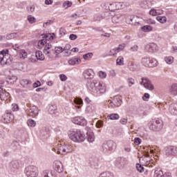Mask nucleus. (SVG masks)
<instances>
[{
	"instance_id": "f257e3e1",
	"label": "nucleus",
	"mask_w": 177,
	"mask_h": 177,
	"mask_svg": "<svg viewBox=\"0 0 177 177\" xmlns=\"http://www.w3.org/2000/svg\"><path fill=\"white\" fill-rule=\"evenodd\" d=\"M53 150L57 154H67V153H71L73 151V147L58 140L54 143Z\"/></svg>"
},
{
	"instance_id": "f03ea898",
	"label": "nucleus",
	"mask_w": 177,
	"mask_h": 177,
	"mask_svg": "<svg viewBox=\"0 0 177 177\" xmlns=\"http://www.w3.org/2000/svg\"><path fill=\"white\" fill-rule=\"evenodd\" d=\"M68 135L69 139L75 143H81L85 140V134L79 129H71Z\"/></svg>"
},
{
	"instance_id": "7ed1b4c3",
	"label": "nucleus",
	"mask_w": 177,
	"mask_h": 177,
	"mask_svg": "<svg viewBox=\"0 0 177 177\" xmlns=\"http://www.w3.org/2000/svg\"><path fill=\"white\" fill-rule=\"evenodd\" d=\"M88 89L93 93L99 95L106 92V84L103 82H91L88 85Z\"/></svg>"
},
{
	"instance_id": "20e7f679",
	"label": "nucleus",
	"mask_w": 177,
	"mask_h": 177,
	"mask_svg": "<svg viewBox=\"0 0 177 177\" xmlns=\"http://www.w3.org/2000/svg\"><path fill=\"white\" fill-rule=\"evenodd\" d=\"M117 149V143L113 140L105 141L102 145V151L104 154H111Z\"/></svg>"
},
{
	"instance_id": "39448f33",
	"label": "nucleus",
	"mask_w": 177,
	"mask_h": 177,
	"mask_svg": "<svg viewBox=\"0 0 177 177\" xmlns=\"http://www.w3.org/2000/svg\"><path fill=\"white\" fill-rule=\"evenodd\" d=\"M0 64L1 66H10L12 57L9 55V50L5 49L0 51Z\"/></svg>"
},
{
	"instance_id": "423d86ee",
	"label": "nucleus",
	"mask_w": 177,
	"mask_h": 177,
	"mask_svg": "<svg viewBox=\"0 0 177 177\" xmlns=\"http://www.w3.org/2000/svg\"><path fill=\"white\" fill-rule=\"evenodd\" d=\"M141 63L145 67H157L158 66V62L151 57H143L141 59Z\"/></svg>"
},
{
	"instance_id": "0eeeda50",
	"label": "nucleus",
	"mask_w": 177,
	"mask_h": 177,
	"mask_svg": "<svg viewBox=\"0 0 177 177\" xmlns=\"http://www.w3.org/2000/svg\"><path fill=\"white\" fill-rule=\"evenodd\" d=\"M26 175L27 177H38L39 175V171L38 167L30 165L26 169Z\"/></svg>"
},
{
	"instance_id": "6e6552de",
	"label": "nucleus",
	"mask_w": 177,
	"mask_h": 177,
	"mask_svg": "<svg viewBox=\"0 0 177 177\" xmlns=\"http://www.w3.org/2000/svg\"><path fill=\"white\" fill-rule=\"evenodd\" d=\"M43 52L44 55L48 57V59H54L56 57L57 55L55 53V50H53V47L51 44L46 45V48H44Z\"/></svg>"
},
{
	"instance_id": "1a4fd4ad",
	"label": "nucleus",
	"mask_w": 177,
	"mask_h": 177,
	"mask_svg": "<svg viewBox=\"0 0 177 177\" xmlns=\"http://www.w3.org/2000/svg\"><path fill=\"white\" fill-rule=\"evenodd\" d=\"M108 102L112 109H115V107H120V106H121L122 97H121V95H115L112 100H109Z\"/></svg>"
},
{
	"instance_id": "9d476101",
	"label": "nucleus",
	"mask_w": 177,
	"mask_h": 177,
	"mask_svg": "<svg viewBox=\"0 0 177 177\" xmlns=\"http://www.w3.org/2000/svg\"><path fill=\"white\" fill-rule=\"evenodd\" d=\"M149 129L151 131H160L162 129V121L161 120H153L149 122Z\"/></svg>"
},
{
	"instance_id": "9b49d317",
	"label": "nucleus",
	"mask_w": 177,
	"mask_h": 177,
	"mask_svg": "<svg viewBox=\"0 0 177 177\" xmlns=\"http://www.w3.org/2000/svg\"><path fill=\"white\" fill-rule=\"evenodd\" d=\"M140 84L148 91H154V85H153L151 82L146 77H142Z\"/></svg>"
},
{
	"instance_id": "f8f14e48",
	"label": "nucleus",
	"mask_w": 177,
	"mask_h": 177,
	"mask_svg": "<svg viewBox=\"0 0 177 177\" xmlns=\"http://www.w3.org/2000/svg\"><path fill=\"white\" fill-rule=\"evenodd\" d=\"M71 121L73 124H76L77 125H81L84 127L86 124V120L84 117L82 116H76L71 119Z\"/></svg>"
},
{
	"instance_id": "ddd939ff",
	"label": "nucleus",
	"mask_w": 177,
	"mask_h": 177,
	"mask_svg": "<svg viewBox=\"0 0 177 177\" xmlns=\"http://www.w3.org/2000/svg\"><path fill=\"white\" fill-rule=\"evenodd\" d=\"M128 164V160L125 158H118L115 161V166L119 168V169H124V167Z\"/></svg>"
},
{
	"instance_id": "4468645a",
	"label": "nucleus",
	"mask_w": 177,
	"mask_h": 177,
	"mask_svg": "<svg viewBox=\"0 0 177 177\" xmlns=\"http://www.w3.org/2000/svg\"><path fill=\"white\" fill-rule=\"evenodd\" d=\"M53 169H55V171H56V172H58V174H62V172L64 171L63 163H62L60 160L54 161Z\"/></svg>"
},
{
	"instance_id": "2eb2a0df",
	"label": "nucleus",
	"mask_w": 177,
	"mask_h": 177,
	"mask_svg": "<svg viewBox=\"0 0 177 177\" xmlns=\"http://www.w3.org/2000/svg\"><path fill=\"white\" fill-rule=\"evenodd\" d=\"M82 75L85 80H92L95 75V72L92 68H88L83 72Z\"/></svg>"
},
{
	"instance_id": "dca6fc26",
	"label": "nucleus",
	"mask_w": 177,
	"mask_h": 177,
	"mask_svg": "<svg viewBox=\"0 0 177 177\" xmlns=\"http://www.w3.org/2000/svg\"><path fill=\"white\" fill-rule=\"evenodd\" d=\"M145 50L146 52H149V53H153L154 52H157V50H158V46L154 43L147 44L145 46Z\"/></svg>"
},
{
	"instance_id": "f3484780",
	"label": "nucleus",
	"mask_w": 177,
	"mask_h": 177,
	"mask_svg": "<svg viewBox=\"0 0 177 177\" xmlns=\"http://www.w3.org/2000/svg\"><path fill=\"white\" fill-rule=\"evenodd\" d=\"M166 156H177V147L169 146L165 149Z\"/></svg>"
},
{
	"instance_id": "a211bd4d",
	"label": "nucleus",
	"mask_w": 177,
	"mask_h": 177,
	"mask_svg": "<svg viewBox=\"0 0 177 177\" xmlns=\"http://www.w3.org/2000/svg\"><path fill=\"white\" fill-rule=\"evenodd\" d=\"M140 161H141L142 164H144V165H147V167H149V165H150V162L151 161V159L149 156V151H147L144 156L140 158Z\"/></svg>"
},
{
	"instance_id": "6ab92c4d",
	"label": "nucleus",
	"mask_w": 177,
	"mask_h": 177,
	"mask_svg": "<svg viewBox=\"0 0 177 177\" xmlns=\"http://www.w3.org/2000/svg\"><path fill=\"white\" fill-rule=\"evenodd\" d=\"M38 107L36 106H32L27 111V114L29 115V117H34V115H38Z\"/></svg>"
},
{
	"instance_id": "aec40b11",
	"label": "nucleus",
	"mask_w": 177,
	"mask_h": 177,
	"mask_svg": "<svg viewBox=\"0 0 177 177\" xmlns=\"http://www.w3.org/2000/svg\"><path fill=\"white\" fill-rule=\"evenodd\" d=\"M168 111L171 115H177V103L171 104L169 106Z\"/></svg>"
},
{
	"instance_id": "412c9836",
	"label": "nucleus",
	"mask_w": 177,
	"mask_h": 177,
	"mask_svg": "<svg viewBox=\"0 0 177 177\" xmlns=\"http://www.w3.org/2000/svg\"><path fill=\"white\" fill-rule=\"evenodd\" d=\"M20 84L23 88L30 89V88H31V85H32V82L29 80L23 79L20 81Z\"/></svg>"
},
{
	"instance_id": "4be33fe9",
	"label": "nucleus",
	"mask_w": 177,
	"mask_h": 177,
	"mask_svg": "<svg viewBox=\"0 0 177 177\" xmlns=\"http://www.w3.org/2000/svg\"><path fill=\"white\" fill-rule=\"evenodd\" d=\"M68 64L69 66H78V64H81V59L73 57L68 61Z\"/></svg>"
},
{
	"instance_id": "5701e85b",
	"label": "nucleus",
	"mask_w": 177,
	"mask_h": 177,
	"mask_svg": "<svg viewBox=\"0 0 177 177\" xmlns=\"http://www.w3.org/2000/svg\"><path fill=\"white\" fill-rule=\"evenodd\" d=\"M140 5L142 8H149L154 5V0H143L140 2Z\"/></svg>"
},
{
	"instance_id": "b1692460",
	"label": "nucleus",
	"mask_w": 177,
	"mask_h": 177,
	"mask_svg": "<svg viewBox=\"0 0 177 177\" xmlns=\"http://www.w3.org/2000/svg\"><path fill=\"white\" fill-rule=\"evenodd\" d=\"M19 167H20L19 161L14 160V161L11 162V163H10L11 172H16V171H17V169H19Z\"/></svg>"
},
{
	"instance_id": "393cba45",
	"label": "nucleus",
	"mask_w": 177,
	"mask_h": 177,
	"mask_svg": "<svg viewBox=\"0 0 177 177\" xmlns=\"http://www.w3.org/2000/svg\"><path fill=\"white\" fill-rule=\"evenodd\" d=\"M127 6H129V3H127V2H116L115 9H116V10H118L120 9H124V8H127Z\"/></svg>"
},
{
	"instance_id": "a878e982",
	"label": "nucleus",
	"mask_w": 177,
	"mask_h": 177,
	"mask_svg": "<svg viewBox=\"0 0 177 177\" xmlns=\"http://www.w3.org/2000/svg\"><path fill=\"white\" fill-rule=\"evenodd\" d=\"M164 12L162 10H156V9H151L149 11V15L151 16H160L161 15H163Z\"/></svg>"
},
{
	"instance_id": "bb28decb",
	"label": "nucleus",
	"mask_w": 177,
	"mask_h": 177,
	"mask_svg": "<svg viewBox=\"0 0 177 177\" xmlns=\"http://www.w3.org/2000/svg\"><path fill=\"white\" fill-rule=\"evenodd\" d=\"M87 140L89 143L95 142V134L91 131H87Z\"/></svg>"
},
{
	"instance_id": "cd10ccee",
	"label": "nucleus",
	"mask_w": 177,
	"mask_h": 177,
	"mask_svg": "<svg viewBox=\"0 0 177 177\" xmlns=\"http://www.w3.org/2000/svg\"><path fill=\"white\" fill-rule=\"evenodd\" d=\"M46 45H50V44L49 43H46V40H45V39H41L40 41H39L38 42V48L39 49H45Z\"/></svg>"
},
{
	"instance_id": "c85d7f7f",
	"label": "nucleus",
	"mask_w": 177,
	"mask_h": 177,
	"mask_svg": "<svg viewBox=\"0 0 177 177\" xmlns=\"http://www.w3.org/2000/svg\"><path fill=\"white\" fill-rule=\"evenodd\" d=\"M169 92L171 95H174L176 96L177 95V83H174L171 84V86L169 88Z\"/></svg>"
},
{
	"instance_id": "c756f323",
	"label": "nucleus",
	"mask_w": 177,
	"mask_h": 177,
	"mask_svg": "<svg viewBox=\"0 0 177 177\" xmlns=\"http://www.w3.org/2000/svg\"><path fill=\"white\" fill-rule=\"evenodd\" d=\"M86 111L88 114H95L96 113V107L93 105H89L86 107Z\"/></svg>"
},
{
	"instance_id": "7c9ffc66",
	"label": "nucleus",
	"mask_w": 177,
	"mask_h": 177,
	"mask_svg": "<svg viewBox=\"0 0 177 177\" xmlns=\"http://www.w3.org/2000/svg\"><path fill=\"white\" fill-rule=\"evenodd\" d=\"M35 57L37 60H40V61L45 60V55H44L42 54V52L39 50L36 51Z\"/></svg>"
},
{
	"instance_id": "2f4dec72",
	"label": "nucleus",
	"mask_w": 177,
	"mask_h": 177,
	"mask_svg": "<svg viewBox=\"0 0 177 177\" xmlns=\"http://www.w3.org/2000/svg\"><path fill=\"white\" fill-rule=\"evenodd\" d=\"M28 53L26 52V50H20L19 51V57L21 58V60H24V59H27Z\"/></svg>"
},
{
	"instance_id": "473e14b6",
	"label": "nucleus",
	"mask_w": 177,
	"mask_h": 177,
	"mask_svg": "<svg viewBox=\"0 0 177 177\" xmlns=\"http://www.w3.org/2000/svg\"><path fill=\"white\" fill-rule=\"evenodd\" d=\"M141 30L144 32H150V31H153V27L150 25H145L141 28Z\"/></svg>"
},
{
	"instance_id": "72a5a7b5",
	"label": "nucleus",
	"mask_w": 177,
	"mask_h": 177,
	"mask_svg": "<svg viewBox=\"0 0 177 177\" xmlns=\"http://www.w3.org/2000/svg\"><path fill=\"white\" fill-rule=\"evenodd\" d=\"M107 118L111 120H120V115L118 113H111L108 115Z\"/></svg>"
},
{
	"instance_id": "f704fd0d",
	"label": "nucleus",
	"mask_w": 177,
	"mask_h": 177,
	"mask_svg": "<svg viewBox=\"0 0 177 177\" xmlns=\"http://www.w3.org/2000/svg\"><path fill=\"white\" fill-rule=\"evenodd\" d=\"M165 62L167 64H172L174 63V57L169 55L164 57Z\"/></svg>"
},
{
	"instance_id": "c9c22d12",
	"label": "nucleus",
	"mask_w": 177,
	"mask_h": 177,
	"mask_svg": "<svg viewBox=\"0 0 177 177\" xmlns=\"http://www.w3.org/2000/svg\"><path fill=\"white\" fill-rule=\"evenodd\" d=\"M156 20L159 21V23H161V24H165V23H167V17L158 16L156 17Z\"/></svg>"
},
{
	"instance_id": "e433bc0d",
	"label": "nucleus",
	"mask_w": 177,
	"mask_h": 177,
	"mask_svg": "<svg viewBox=\"0 0 177 177\" xmlns=\"http://www.w3.org/2000/svg\"><path fill=\"white\" fill-rule=\"evenodd\" d=\"M43 176L44 177H56L55 175H53L52 171L50 170H44L43 171Z\"/></svg>"
},
{
	"instance_id": "4c0bfd02",
	"label": "nucleus",
	"mask_w": 177,
	"mask_h": 177,
	"mask_svg": "<svg viewBox=\"0 0 177 177\" xmlns=\"http://www.w3.org/2000/svg\"><path fill=\"white\" fill-rule=\"evenodd\" d=\"M124 57L119 56L116 59V66H124Z\"/></svg>"
},
{
	"instance_id": "58836bf2",
	"label": "nucleus",
	"mask_w": 177,
	"mask_h": 177,
	"mask_svg": "<svg viewBox=\"0 0 177 177\" xmlns=\"http://www.w3.org/2000/svg\"><path fill=\"white\" fill-rule=\"evenodd\" d=\"M120 19H121V15H116L112 17V23L117 24V23H120Z\"/></svg>"
},
{
	"instance_id": "ea45409f",
	"label": "nucleus",
	"mask_w": 177,
	"mask_h": 177,
	"mask_svg": "<svg viewBox=\"0 0 177 177\" xmlns=\"http://www.w3.org/2000/svg\"><path fill=\"white\" fill-rule=\"evenodd\" d=\"M27 125L31 128H35V127L37 125V122L34 120L29 119L27 121Z\"/></svg>"
},
{
	"instance_id": "a19ab883",
	"label": "nucleus",
	"mask_w": 177,
	"mask_h": 177,
	"mask_svg": "<svg viewBox=\"0 0 177 177\" xmlns=\"http://www.w3.org/2000/svg\"><path fill=\"white\" fill-rule=\"evenodd\" d=\"M57 110V106L56 105H50L48 109V112L50 114H55Z\"/></svg>"
},
{
	"instance_id": "79ce46f5",
	"label": "nucleus",
	"mask_w": 177,
	"mask_h": 177,
	"mask_svg": "<svg viewBox=\"0 0 177 177\" xmlns=\"http://www.w3.org/2000/svg\"><path fill=\"white\" fill-rule=\"evenodd\" d=\"M164 176V171L161 169H157L155 171L154 177H163Z\"/></svg>"
},
{
	"instance_id": "37998d69",
	"label": "nucleus",
	"mask_w": 177,
	"mask_h": 177,
	"mask_svg": "<svg viewBox=\"0 0 177 177\" xmlns=\"http://www.w3.org/2000/svg\"><path fill=\"white\" fill-rule=\"evenodd\" d=\"M8 81L9 82H10V84H14V82H16V81H17V76H15V75L8 76Z\"/></svg>"
},
{
	"instance_id": "c03bdc74",
	"label": "nucleus",
	"mask_w": 177,
	"mask_h": 177,
	"mask_svg": "<svg viewBox=\"0 0 177 177\" xmlns=\"http://www.w3.org/2000/svg\"><path fill=\"white\" fill-rule=\"evenodd\" d=\"M27 19L29 21L30 24H34V23L37 21V19L32 15H28Z\"/></svg>"
},
{
	"instance_id": "a18cd8bd",
	"label": "nucleus",
	"mask_w": 177,
	"mask_h": 177,
	"mask_svg": "<svg viewBox=\"0 0 177 177\" xmlns=\"http://www.w3.org/2000/svg\"><path fill=\"white\" fill-rule=\"evenodd\" d=\"M125 46H127V44H120L118 47H116L115 48L116 49V51L118 52V53H119V52H121V50H124V49L125 48Z\"/></svg>"
},
{
	"instance_id": "49530a36",
	"label": "nucleus",
	"mask_w": 177,
	"mask_h": 177,
	"mask_svg": "<svg viewBox=\"0 0 177 177\" xmlns=\"http://www.w3.org/2000/svg\"><path fill=\"white\" fill-rule=\"evenodd\" d=\"M93 56V54L92 53H88L83 55V59H84L85 60H91Z\"/></svg>"
},
{
	"instance_id": "de8ad7c7",
	"label": "nucleus",
	"mask_w": 177,
	"mask_h": 177,
	"mask_svg": "<svg viewBox=\"0 0 177 177\" xmlns=\"http://www.w3.org/2000/svg\"><path fill=\"white\" fill-rule=\"evenodd\" d=\"M98 76L101 80H104L107 77V73L106 72L100 71L98 72Z\"/></svg>"
},
{
	"instance_id": "09e8293b",
	"label": "nucleus",
	"mask_w": 177,
	"mask_h": 177,
	"mask_svg": "<svg viewBox=\"0 0 177 177\" xmlns=\"http://www.w3.org/2000/svg\"><path fill=\"white\" fill-rule=\"evenodd\" d=\"M71 5H73V3H71V1H67L63 3L62 6L64 8V9H68V8L71 7Z\"/></svg>"
},
{
	"instance_id": "8fccbe9b",
	"label": "nucleus",
	"mask_w": 177,
	"mask_h": 177,
	"mask_svg": "<svg viewBox=\"0 0 177 177\" xmlns=\"http://www.w3.org/2000/svg\"><path fill=\"white\" fill-rule=\"evenodd\" d=\"M64 51V48H62V47L58 46V47H55L54 52L55 53V55H59V53H62V52Z\"/></svg>"
},
{
	"instance_id": "3c124183",
	"label": "nucleus",
	"mask_w": 177,
	"mask_h": 177,
	"mask_svg": "<svg viewBox=\"0 0 177 177\" xmlns=\"http://www.w3.org/2000/svg\"><path fill=\"white\" fill-rule=\"evenodd\" d=\"M110 78H115L117 77V72L115 70H111L109 73Z\"/></svg>"
},
{
	"instance_id": "603ef678",
	"label": "nucleus",
	"mask_w": 177,
	"mask_h": 177,
	"mask_svg": "<svg viewBox=\"0 0 177 177\" xmlns=\"http://www.w3.org/2000/svg\"><path fill=\"white\" fill-rule=\"evenodd\" d=\"M127 84L129 87L132 86V85H135V80L132 77H129L127 79Z\"/></svg>"
},
{
	"instance_id": "864d4df0",
	"label": "nucleus",
	"mask_w": 177,
	"mask_h": 177,
	"mask_svg": "<svg viewBox=\"0 0 177 177\" xmlns=\"http://www.w3.org/2000/svg\"><path fill=\"white\" fill-rule=\"evenodd\" d=\"M55 33L46 35L45 37L47 40L53 41L55 39Z\"/></svg>"
},
{
	"instance_id": "5fc2aeb1",
	"label": "nucleus",
	"mask_w": 177,
	"mask_h": 177,
	"mask_svg": "<svg viewBox=\"0 0 177 177\" xmlns=\"http://www.w3.org/2000/svg\"><path fill=\"white\" fill-rule=\"evenodd\" d=\"M106 5H109V10H116V8H115L116 3H107Z\"/></svg>"
},
{
	"instance_id": "6e6d98bb",
	"label": "nucleus",
	"mask_w": 177,
	"mask_h": 177,
	"mask_svg": "<svg viewBox=\"0 0 177 177\" xmlns=\"http://www.w3.org/2000/svg\"><path fill=\"white\" fill-rule=\"evenodd\" d=\"M17 37V33H10L7 35V39H13V38H16Z\"/></svg>"
},
{
	"instance_id": "4d7b16f0",
	"label": "nucleus",
	"mask_w": 177,
	"mask_h": 177,
	"mask_svg": "<svg viewBox=\"0 0 177 177\" xmlns=\"http://www.w3.org/2000/svg\"><path fill=\"white\" fill-rule=\"evenodd\" d=\"M136 169L138 172H145V167H143V166H142L140 164L136 165Z\"/></svg>"
},
{
	"instance_id": "13d9d810",
	"label": "nucleus",
	"mask_w": 177,
	"mask_h": 177,
	"mask_svg": "<svg viewBox=\"0 0 177 177\" xmlns=\"http://www.w3.org/2000/svg\"><path fill=\"white\" fill-rule=\"evenodd\" d=\"M149 99H150V94L145 93L142 96V100H144V102H149Z\"/></svg>"
},
{
	"instance_id": "bf43d9fd",
	"label": "nucleus",
	"mask_w": 177,
	"mask_h": 177,
	"mask_svg": "<svg viewBox=\"0 0 177 177\" xmlns=\"http://www.w3.org/2000/svg\"><path fill=\"white\" fill-rule=\"evenodd\" d=\"M118 51L116 50V48H113L111 49L110 51H109V56H115L117 55Z\"/></svg>"
},
{
	"instance_id": "052dcab7",
	"label": "nucleus",
	"mask_w": 177,
	"mask_h": 177,
	"mask_svg": "<svg viewBox=\"0 0 177 177\" xmlns=\"http://www.w3.org/2000/svg\"><path fill=\"white\" fill-rule=\"evenodd\" d=\"M128 68H129L131 71H135V70H136V68H135V64H133L132 62L129 63Z\"/></svg>"
},
{
	"instance_id": "680f3d73",
	"label": "nucleus",
	"mask_w": 177,
	"mask_h": 177,
	"mask_svg": "<svg viewBox=\"0 0 177 177\" xmlns=\"http://www.w3.org/2000/svg\"><path fill=\"white\" fill-rule=\"evenodd\" d=\"M11 107L12 111H19V105H17V104H12Z\"/></svg>"
},
{
	"instance_id": "e2e57ef3",
	"label": "nucleus",
	"mask_w": 177,
	"mask_h": 177,
	"mask_svg": "<svg viewBox=\"0 0 177 177\" xmlns=\"http://www.w3.org/2000/svg\"><path fill=\"white\" fill-rule=\"evenodd\" d=\"M27 9L30 13H33V12H35V6H28Z\"/></svg>"
},
{
	"instance_id": "0e129e2a",
	"label": "nucleus",
	"mask_w": 177,
	"mask_h": 177,
	"mask_svg": "<svg viewBox=\"0 0 177 177\" xmlns=\"http://www.w3.org/2000/svg\"><path fill=\"white\" fill-rule=\"evenodd\" d=\"M73 102L75 104H82L83 103L82 99L81 98H75Z\"/></svg>"
},
{
	"instance_id": "69168bd1",
	"label": "nucleus",
	"mask_w": 177,
	"mask_h": 177,
	"mask_svg": "<svg viewBox=\"0 0 177 177\" xmlns=\"http://www.w3.org/2000/svg\"><path fill=\"white\" fill-rule=\"evenodd\" d=\"M59 80L62 82L67 81V76L64 74L59 75Z\"/></svg>"
},
{
	"instance_id": "338daca9",
	"label": "nucleus",
	"mask_w": 177,
	"mask_h": 177,
	"mask_svg": "<svg viewBox=\"0 0 177 177\" xmlns=\"http://www.w3.org/2000/svg\"><path fill=\"white\" fill-rule=\"evenodd\" d=\"M139 49V47L138 45H134L130 48L131 52H138V50Z\"/></svg>"
},
{
	"instance_id": "774afa93",
	"label": "nucleus",
	"mask_w": 177,
	"mask_h": 177,
	"mask_svg": "<svg viewBox=\"0 0 177 177\" xmlns=\"http://www.w3.org/2000/svg\"><path fill=\"white\" fill-rule=\"evenodd\" d=\"M96 127L97 128H102V127H103V121L102 120H98L96 123Z\"/></svg>"
}]
</instances>
